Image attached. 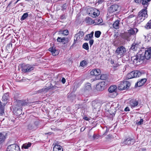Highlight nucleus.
Masks as SVG:
<instances>
[{
    "mask_svg": "<svg viewBox=\"0 0 151 151\" xmlns=\"http://www.w3.org/2000/svg\"><path fill=\"white\" fill-rule=\"evenodd\" d=\"M100 79L102 80H105L107 79V76L106 75L102 74L100 76Z\"/></svg>",
    "mask_w": 151,
    "mask_h": 151,
    "instance_id": "nucleus-41",
    "label": "nucleus"
},
{
    "mask_svg": "<svg viewBox=\"0 0 151 151\" xmlns=\"http://www.w3.org/2000/svg\"><path fill=\"white\" fill-rule=\"evenodd\" d=\"M17 112H19V114H17V115H20V114H21V112H22V110L21 109H18L17 111Z\"/></svg>",
    "mask_w": 151,
    "mask_h": 151,
    "instance_id": "nucleus-57",
    "label": "nucleus"
},
{
    "mask_svg": "<svg viewBox=\"0 0 151 151\" xmlns=\"http://www.w3.org/2000/svg\"><path fill=\"white\" fill-rule=\"evenodd\" d=\"M91 89V84L89 83H86L85 86L84 90L89 91Z\"/></svg>",
    "mask_w": 151,
    "mask_h": 151,
    "instance_id": "nucleus-30",
    "label": "nucleus"
},
{
    "mask_svg": "<svg viewBox=\"0 0 151 151\" xmlns=\"http://www.w3.org/2000/svg\"><path fill=\"white\" fill-rule=\"evenodd\" d=\"M12 1H11L10 2V3H9V4H8V6H7V8H8L10 6V5L12 3Z\"/></svg>",
    "mask_w": 151,
    "mask_h": 151,
    "instance_id": "nucleus-63",
    "label": "nucleus"
},
{
    "mask_svg": "<svg viewBox=\"0 0 151 151\" xmlns=\"http://www.w3.org/2000/svg\"><path fill=\"white\" fill-rule=\"evenodd\" d=\"M139 44L137 43L134 42L132 45L130 47V50L135 51L138 48H139Z\"/></svg>",
    "mask_w": 151,
    "mask_h": 151,
    "instance_id": "nucleus-19",
    "label": "nucleus"
},
{
    "mask_svg": "<svg viewBox=\"0 0 151 151\" xmlns=\"http://www.w3.org/2000/svg\"><path fill=\"white\" fill-rule=\"evenodd\" d=\"M117 88L116 86H111L108 89V91L109 92V97L114 98L117 95Z\"/></svg>",
    "mask_w": 151,
    "mask_h": 151,
    "instance_id": "nucleus-5",
    "label": "nucleus"
},
{
    "mask_svg": "<svg viewBox=\"0 0 151 151\" xmlns=\"http://www.w3.org/2000/svg\"><path fill=\"white\" fill-rule=\"evenodd\" d=\"M129 104L132 108L136 106L138 104V102L136 99H131L129 101Z\"/></svg>",
    "mask_w": 151,
    "mask_h": 151,
    "instance_id": "nucleus-16",
    "label": "nucleus"
},
{
    "mask_svg": "<svg viewBox=\"0 0 151 151\" xmlns=\"http://www.w3.org/2000/svg\"><path fill=\"white\" fill-rule=\"evenodd\" d=\"M20 149L19 146L17 145L13 151H20Z\"/></svg>",
    "mask_w": 151,
    "mask_h": 151,
    "instance_id": "nucleus-50",
    "label": "nucleus"
},
{
    "mask_svg": "<svg viewBox=\"0 0 151 151\" xmlns=\"http://www.w3.org/2000/svg\"><path fill=\"white\" fill-rule=\"evenodd\" d=\"M145 27L147 29H151V19L147 24L145 26Z\"/></svg>",
    "mask_w": 151,
    "mask_h": 151,
    "instance_id": "nucleus-36",
    "label": "nucleus"
},
{
    "mask_svg": "<svg viewBox=\"0 0 151 151\" xmlns=\"http://www.w3.org/2000/svg\"><path fill=\"white\" fill-rule=\"evenodd\" d=\"M17 145L16 144H13L9 145L7 148V151H13Z\"/></svg>",
    "mask_w": 151,
    "mask_h": 151,
    "instance_id": "nucleus-20",
    "label": "nucleus"
},
{
    "mask_svg": "<svg viewBox=\"0 0 151 151\" xmlns=\"http://www.w3.org/2000/svg\"><path fill=\"white\" fill-rule=\"evenodd\" d=\"M12 44L11 42H10L8 44L6 47V49L8 50V49H9L10 47H12Z\"/></svg>",
    "mask_w": 151,
    "mask_h": 151,
    "instance_id": "nucleus-44",
    "label": "nucleus"
},
{
    "mask_svg": "<svg viewBox=\"0 0 151 151\" xmlns=\"http://www.w3.org/2000/svg\"><path fill=\"white\" fill-rule=\"evenodd\" d=\"M121 37L127 41H129L131 39V36L128 32H124L123 33L121 34Z\"/></svg>",
    "mask_w": 151,
    "mask_h": 151,
    "instance_id": "nucleus-14",
    "label": "nucleus"
},
{
    "mask_svg": "<svg viewBox=\"0 0 151 151\" xmlns=\"http://www.w3.org/2000/svg\"><path fill=\"white\" fill-rule=\"evenodd\" d=\"M93 32H92L91 33L87 35L88 36L89 39H91L93 37Z\"/></svg>",
    "mask_w": 151,
    "mask_h": 151,
    "instance_id": "nucleus-42",
    "label": "nucleus"
},
{
    "mask_svg": "<svg viewBox=\"0 0 151 151\" xmlns=\"http://www.w3.org/2000/svg\"><path fill=\"white\" fill-rule=\"evenodd\" d=\"M134 78L139 77L141 75V72L138 70L133 71Z\"/></svg>",
    "mask_w": 151,
    "mask_h": 151,
    "instance_id": "nucleus-29",
    "label": "nucleus"
},
{
    "mask_svg": "<svg viewBox=\"0 0 151 151\" xmlns=\"http://www.w3.org/2000/svg\"><path fill=\"white\" fill-rule=\"evenodd\" d=\"M146 81L147 80L145 78L141 79L140 81H137V82L135 84V87H137L142 86L144 84Z\"/></svg>",
    "mask_w": 151,
    "mask_h": 151,
    "instance_id": "nucleus-15",
    "label": "nucleus"
},
{
    "mask_svg": "<svg viewBox=\"0 0 151 151\" xmlns=\"http://www.w3.org/2000/svg\"><path fill=\"white\" fill-rule=\"evenodd\" d=\"M130 86V83L128 81H123L120 82L118 87L119 90H123L128 89Z\"/></svg>",
    "mask_w": 151,
    "mask_h": 151,
    "instance_id": "nucleus-6",
    "label": "nucleus"
},
{
    "mask_svg": "<svg viewBox=\"0 0 151 151\" xmlns=\"http://www.w3.org/2000/svg\"><path fill=\"white\" fill-rule=\"evenodd\" d=\"M7 136V133H5L4 132H0V145L4 143Z\"/></svg>",
    "mask_w": 151,
    "mask_h": 151,
    "instance_id": "nucleus-12",
    "label": "nucleus"
},
{
    "mask_svg": "<svg viewBox=\"0 0 151 151\" xmlns=\"http://www.w3.org/2000/svg\"><path fill=\"white\" fill-rule=\"evenodd\" d=\"M63 30H61L59 31V32L60 34H63Z\"/></svg>",
    "mask_w": 151,
    "mask_h": 151,
    "instance_id": "nucleus-62",
    "label": "nucleus"
},
{
    "mask_svg": "<svg viewBox=\"0 0 151 151\" xmlns=\"http://www.w3.org/2000/svg\"><path fill=\"white\" fill-rule=\"evenodd\" d=\"M50 88V87H47L45 86L42 89L38 90V91L39 93H46L47 92L48 90Z\"/></svg>",
    "mask_w": 151,
    "mask_h": 151,
    "instance_id": "nucleus-26",
    "label": "nucleus"
},
{
    "mask_svg": "<svg viewBox=\"0 0 151 151\" xmlns=\"http://www.w3.org/2000/svg\"><path fill=\"white\" fill-rule=\"evenodd\" d=\"M94 42V40L93 39L90 40L89 41V44L91 46L93 44Z\"/></svg>",
    "mask_w": 151,
    "mask_h": 151,
    "instance_id": "nucleus-48",
    "label": "nucleus"
},
{
    "mask_svg": "<svg viewBox=\"0 0 151 151\" xmlns=\"http://www.w3.org/2000/svg\"><path fill=\"white\" fill-rule=\"evenodd\" d=\"M140 151H147L145 149L143 148H141L140 149Z\"/></svg>",
    "mask_w": 151,
    "mask_h": 151,
    "instance_id": "nucleus-64",
    "label": "nucleus"
},
{
    "mask_svg": "<svg viewBox=\"0 0 151 151\" xmlns=\"http://www.w3.org/2000/svg\"><path fill=\"white\" fill-rule=\"evenodd\" d=\"M134 78L133 74L132 71L128 74L127 76V78L128 79L132 78Z\"/></svg>",
    "mask_w": 151,
    "mask_h": 151,
    "instance_id": "nucleus-34",
    "label": "nucleus"
},
{
    "mask_svg": "<svg viewBox=\"0 0 151 151\" xmlns=\"http://www.w3.org/2000/svg\"><path fill=\"white\" fill-rule=\"evenodd\" d=\"M76 106H78V108H83V104H76Z\"/></svg>",
    "mask_w": 151,
    "mask_h": 151,
    "instance_id": "nucleus-49",
    "label": "nucleus"
},
{
    "mask_svg": "<svg viewBox=\"0 0 151 151\" xmlns=\"http://www.w3.org/2000/svg\"><path fill=\"white\" fill-rule=\"evenodd\" d=\"M134 17L133 14H130L128 17V18H131Z\"/></svg>",
    "mask_w": 151,
    "mask_h": 151,
    "instance_id": "nucleus-60",
    "label": "nucleus"
},
{
    "mask_svg": "<svg viewBox=\"0 0 151 151\" xmlns=\"http://www.w3.org/2000/svg\"><path fill=\"white\" fill-rule=\"evenodd\" d=\"M139 52H141V55L144 57V60L146 59L148 60L151 58V48H149L145 49H143Z\"/></svg>",
    "mask_w": 151,
    "mask_h": 151,
    "instance_id": "nucleus-4",
    "label": "nucleus"
},
{
    "mask_svg": "<svg viewBox=\"0 0 151 151\" xmlns=\"http://www.w3.org/2000/svg\"><path fill=\"white\" fill-rule=\"evenodd\" d=\"M119 22L120 20L118 19L116 20L113 24V27L115 29H118L119 28Z\"/></svg>",
    "mask_w": 151,
    "mask_h": 151,
    "instance_id": "nucleus-28",
    "label": "nucleus"
},
{
    "mask_svg": "<svg viewBox=\"0 0 151 151\" xmlns=\"http://www.w3.org/2000/svg\"><path fill=\"white\" fill-rule=\"evenodd\" d=\"M136 30L137 31V32L138 31L137 28H134V29H131L128 30V32H127L129 33L131 36L132 35L135 34V31Z\"/></svg>",
    "mask_w": 151,
    "mask_h": 151,
    "instance_id": "nucleus-32",
    "label": "nucleus"
},
{
    "mask_svg": "<svg viewBox=\"0 0 151 151\" xmlns=\"http://www.w3.org/2000/svg\"><path fill=\"white\" fill-rule=\"evenodd\" d=\"M53 45L52 47L50 48L48 50L51 52L53 55L56 56L58 55L59 52L58 50L55 49L56 47L53 44Z\"/></svg>",
    "mask_w": 151,
    "mask_h": 151,
    "instance_id": "nucleus-13",
    "label": "nucleus"
},
{
    "mask_svg": "<svg viewBox=\"0 0 151 151\" xmlns=\"http://www.w3.org/2000/svg\"><path fill=\"white\" fill-rule=\"evenodd\" d=\"M119 11V6L118 5L114 4L111 5L108 7V11L110 13H114Z\"/></svg>",
    "mask_w": 151,
    "mask_h": 151,
    "instance_id": "nucleus-8",
    "label": "nucleus"
},
{
    "mask_svg": "<svg viewBox=\"0 0 151 151\" xmlns=\"http://www.w3.org/2000/svg\"><path fill=\"white\" fill-rule=\"evenodd\" d=\"M17 103L20 106H25L29 105L28 100H27L19 101Z\"/></svg>",
    "mask_w": 151,
    "mask_h": 151,
    "instance_id": "nucleus-18",
    "label": "nucleus"
},
{
    "mask_svg": "<svg viewBox=\"0 0 151 151\" xmlns=\"http://www.w3.org/2000/svg\"><path fill=\"white\" fill-rule=\"evenodd\" d=\"M62 38H61L60 37H58L57 39V41L58 42H62L61 41H62Z\"/></svg>",
    "mask_w": 151,
    "mask_h": 151,
    "instance_id": "nucleus-51",
    "label": "nucleus"
},
{
    "mask_svg": "<svg viewBox=\"0 0 151 151\" xmlns=\"http://www.w3.org/2000/svg\"><path fill=\"white\" fill-rule=\"evenodd\" d=\"M141 53V52L139 51L136 56L133 58L134 64L136 65H139L143 63L144 57L142 56Z\"/></svg>",
    "mask_w": 151,
    "mask_h": 151,
    "instance_id": "nucleus-3",
    "label": "nucleus"
},
{
    "mask_svg": "<svg viewBox=\"0 0 151 151\" xmlns=\"http://www.w3.org/2000/svg\"><path fill=\"white\" fill-rule=\"evenodd\" d=\"M83 47L86 50H88L89 49L88 43L86 42L84 43L83 45Z\"/></svg>",
    "mask_w": 151,
    "mask_h": 151,
    "instance_id": "nucleus-39",
    "label": "nucleus"
},
{
    "mask_svg": "<svg viewBox=\"0 0 151 151\" xmlns=\"http://www.w3.org/2000/svg\"><path fill=\"white\" fill-rule=\"evenodd\" d=\"M151 1V0H142V4L143 5L144 9H147L149 3V2Z\"/></svg>",
    "mask_w": 151,
    "mask_h": 151,
    "instance_id": "nucleus-22",
    "label": "nucleus"
},
{
    "mask_svg": "<svg viewBox=\"0 0 151 151\" xmlns=\"http://www.w3.org/2000/svg\"><path fill=\"white\" fill-rule=\"evenodd\" d=\"M87 64V62L85 60L82 61L80 63V65L82 66L83 67Z\"/></svg>",
    "mask_w": 151,
    "mask_h": 151,
    "instance_id": "nucleus-40",
    "label": "nucleus"
},
{
    "mask_svg": "<svg viewBox=\"0 0 151 151\" xmlns=\"http://www.w3.org/2000/svg\"><path fill=\"white\" fill-rule=\"evenodd\" d=\"M146 9H144L141 10L138 14L137 20L138 21L141 22L144 20L148 17L147 10Z\"/></svg>",
    "mask_w": 151,
    "mask_h": 151,
    "instance_id": "nucleus-2",
    "label": "nucleus"
},
{
    "mask_svg": "<svg viewBox=\"0 0 151 151\" xmlns=\"http://www.w3.org/2000/svg\"><path fill=\"white\" fill-rule=\"evenodd\" d=\"M100 73V70L99 69H93L90 72L91 74V75L97 76L99 75Z\"/></svg>",
    "mask_w": 151,
    "mask_h": 151,
    "instance_id": "nucleus-17",
    "label": "nucleus"
},
{
    "mask_svg": "<svg viewBox=\"0 0 151 151\" xmlns=\"http://www.w3.org/2000/svg\"><path fill=\"white\" fill-rule=\"evenodd\" d=\"M101 34V32L100 31H96L95 33V36L96 38H99L100 37Z\"/></svg>",
    "mask_w": 151,
    "mask_h": 151,
    "instance_id": "nucleus-37",
    "label": "nucleus"
},
{
    "mask_svg": "<svg viewBox=\"0 0 151 151\" xmlns=\"http://www.w3.org/2000/svg\"><path fill=\"white\" fill-rule=\"evenodd\" d=\"M106 85V83L105 81L101 82L96 85V88L98 91H102L104 89Z\"/></svg>",
    "mask_w": 151,
    "mask_h": 151,
    "instance_id": "nucleus-10",
    "label": "nucleus"
},
{
    "mask_svg": "<svg viewBox=\"0 0 151 151\" xmlns=\"http://www.w3.org/2000/svg\"><path fill=\"white\" fill-rule=\"evenodd\" d=\"M84 39L86 41H88L89 39V38L88 37V36L86 35L84 38Z\"/></svg>",
    "mask_w": 151,
    "mask_h": 151,
    "instance_id": "nucleus-54",
    "label": "nucleus"
},
{
    "mask_svg": "<svg viewBox=\"0 0 151 151\" xmlns=\"http://www.w3.org/2000/svg\"><path fill=\"white\" fill-rule=\"evenodd\" d=\"M83 119L86 120H88L89 119L87 116L84 117Z\"/></svg>",
    "mask_w": 151,
    "mask_h": 151,
    "instance_id": "nucleus-61",
    "label": "nucleus"
},
{
    "mask_svg": "<svg viewBox=\"0 0 151 151\" xmlns=\"http://www.w3.org/2000/svg\"><path fill=\"white\" fill-rule=\"evenodd\" d=\"M69 33L68 31V30H63V35H68Z\"/></svg>",
    "mask_w": 151,
    "mask_h": 151,
    "instance_id": "nucleus-46",
    "label": "nucleus"
},
{
    "mask_svg": "<svg viewBox=\"0 0 151 151\" xmlns=\"http://www.w3.org/2000/svg\"><path fill=\"white\" fill-rule=\"evenodd\" d=\"M34 65L29 64H23L22 66V70L24 73H27L33 70Z\"/></svg>",
    "mask_w": 151,
    "mask_h": 151,
    "instance_id": "nucleus-7",
    "label": "nucleus"
},
{
    "mask_svg": "<svg viewBox=\"0 0 151 151\" xmlns=\"http://www.w3.org/2000/svg\"><path fill=\"white\" fill-rule=\"evenodd\" d=\"M65 79L64 78H62L61 80V82L63 84L65 83Z\"/></svg>",
    "mask_w": 151,
    "mask_h": 151,
    "instance_id": "nucleus-55",
    "label": "nucleus"
},
{
    "mask_svg": "<svg viewBox=\"0 0 151 151\" xmlns=\"http://www.w3.org/2000/svg\"><path fill=\"white\" fill-rule=\"evenodd\" d=\"M99 135L97 134H94L93 136V139H97L99 138Z\"/></svg>",
    "mask_w": 151,
    "mask_h": 151,
    "instance_id": "nucleus-43",
    "label": "nucleus"
},
{
    "mask_svg": "<svg viewBox=\"0 0 151 151\" xmlns=\"http://www.w3.org/2000/svg\"><path fill=\"white\" fill-rule=\"evenodd\" d=\"M124 111H129L130 110L129 107H126L124 109Z\"/></svg>",
    "mask_w": 151,
    "mask_h": 151,
    "instance_id": "nucleus-56",
    "label": "nucleus"
},
{
    "mask_svg": "<svg viewBox=\"0 0 151 151\" xmlns=\"http://www.w3.org/2000/svg\"><path fill=\"white\" fill-rule=\"evenodd\" d=\"M63 149L62 146L55 144L53 148V151H63Z\"/></svg>",
    "mask_w": 151,
    "mask_h": 151,
    "instance_id": "nucleus-21",
    "label": "nucleus"
},
{
    "mask_svg": "<svg viewBox=\"0 0 151 151\" xmlns=\"http://www.w3.org/2000/svg\"><path fill=\"white\" fill-rule=\"evenodd\" d=\"M134 1L136 3H140L142 2V0H134Z\"/></svg>",
    "mask_w": 151,
    "mask_h": 151,
    "instance_id": "nucleus-53",
    "label": "nucleus"
},
{
    "mask_svg": "<svg viewBox=\"0 0 151 151\" xmlns=\"http://www.w3.org/2000/svg\"><path fill=\"white\" fill-rule=\"evenodd\" d=\"M67 8V7L66 6V4H64L63 6V9H66Z\"/></svg>",
    "mask_w": 151,
    "mask_h": 151,
    "instance_id": "nucleus-59",
    "label": "nucleus"
},
{
    "mask_svg": "<svg viewBox=\"0 0 151 151\" xmlns=\"http://www.w3.org/2000/svg\"><path fill=\"white\" fill-rule=\"evenodd\" d=\"M28 13L27 12L25 13L22 16L20 19V20L22 21L24 20L28 16Z\"/></svg>",
    "mask_w": 151,
    "mask_h": 151,
    "instance_id": "nucleus-33",
    "label": "nucleus"
},
{
    "mask_svg": "<svg viewBox=\"0 0 151 151\" xmlns=\"http://www.w3.org/2000/svg\"><path fill=\"white\" fill-rule=\"evenodd\" d=\"M4 109H0V116H2L3 114L4 113Z\"/></svg>",
    "mask_w": 151,
    "mask_h": 151,
    "instance_id": "nucleus-45",
    "label": "nucleus"
},
{
    "mask_svg": "<svg viewBox=\"0 0 151 151\" xmlns=\"http://www.w3.org/2000/svg\"><path fill=\"white\" fill-rule=\"evenodd\" d=\"M9 98V93H7L4 94L2 98V102L7 103V101L8 100Z\"/></svg>",
    "mask_w": 151,
    "mask_h": 151,
    "instance_id": "nucleus-23",
    "label": "nucleus"
},
{
    "mask_svg": "<svg viewBox=\"0 0 151 151\" xmlns=\"http://www.w3.org/2000/svg\"><path fill=\"white\" fill-rule=\"evenodd\" d=\"M77 40H78L77 38H75L74 37V42L73 43V44L72 45V46H73L76 43V41H77Z\"/></svg>",
    "mask_w": 151,
    "mask_h": 151,
    "instance_id": "nucleus-52",
    "label": "nucleus"
},
{
    "mask_svg": "<svg viewBox=\"0 0 151 151\" xmlns=\"http://www.w3.org/2000/svg\"><path fill=\"white\" fill-rule=\"evenodd\" d=\"M84 35V33L83 32L81 31H80L77 34H76L75 35L74 37L75 38H78V37L79 39L82 38Z\"/></svg>",
    "mask_w": 151,
    "mask_h": 151,
    "instance_id": "nucleus-25",
    "label": "nucleus"
},
{
    "mask_svg": "<svg viewBox=\"0 0 151 151\" xmlns=\"http://www.w3.org/2000/svg\"><path fill=\"white\" fill-rule=\"evenodd\" d=\"M134 142V139L132 138H129L124 140L122 143L123 145H133Z\"/></svg>",
    "mask_w": 151,
    "mask_h": 151,
    "instance_id": "nucleus-11",
    "label": "nucleus"
},
{
    "mask_svg": "<svg viewBox=\"0 0 151 151\" xmlns=\"http://www.w3.org/2000/svg\"><path fill=\"white\" fill-rule=\"evenodd\" d=\"M27 129L29 130H35L37 128L39 125L38 121L36 120L35 119L32 120H29L28 121Z\"/></svg>",
    "mask_w": 151,
    "mask_h": 151,
    "instance_id": "nucleus-1",
    "label": "nucleus"
},
{
    "mask_svg": "<svg viewBox=\"0 0 151 151\" xmlns=\"http://www.w3.org/2000/svg\"><path fill=\"white\" fill-rule=\"evenodd\" d=\"M99 104L98 102L96 101H93L91 103V104L93 109H96L98 107Z\"/></svg>",
    "mask_w": 151,
    "mask_h": 151,
    "instance_id": "nucleus-27",
    "label": "nucleus"
},
{
    "mask_svg": "<svg viewBox=\"0 0 151 151\" xmlns=\"http://www.w3.org/2000/svg\"><path fill=\"white\" fill-rule=\"evenodd\" d=\"M126 51V49L123 46H121L118 47L116 49L115 53L117 55H123Z\"/></svg>",
    "mask_w": 151,
    "mask_h": 151,
    "instance_id": "nucleus-9",
    "label": "nucleus"
},
{
    "mask_svg": "<svg viewBox=\"0 0 151 151\" xmlns=\"http://www.w3.org/2000/svg\"><path fill=\"white\" fill-rule=\"evenodd\" d=\"M32 144L29 142L24 144L22 145V148H24L25 149H28L31 146Z\"/></svg>",
    "mask_w": 151,
    "mask_h": 151,
    "instance_id": "nucleus-31",
    "label": "nucleus"
},
{
    "mask_svg": "<svg viewBox=\"0 0 151 151\" xmlns=\"http://www.w3.org/2000/svg\"><path fill=\"white\" fill-rule=\"evenodd\" d=\"M92 12V13L91 14H92L93 15L91 16L93 17H96L98 16L100 14L99 11L96 9H93Z\"/></svg>",
    "mask_w": 151,
    "mask_h": 151,
    "instance_id": "nucleus-24",
    "label": "nucleus"
},
{
    "mask_svg": "<svg viewBox=\"0 0 151 151\" xmlns=\"http://www.w3.org/2000/svg\"><path fill=\"white\" fill-rule=\"evenodd\" d=\"M62 42L63 44H65L68 43L69 42V39L68 38H65L63 37L62 38V41H61Z\"/></svg>",
    "mask_w": 151,
    "mask_h": 151,
    "instance_id": "nucleus-35",
    "label": "nucleus"
},
{
    "mask_svg": "<svg viewBox=\"0 0 151 151\" xmlns=\"http://www.w3.org/2000/svg\"><path fill=\"white\" fill-rule=\"evenodd\" d=\"M143 122V119H140L139 121L138 122L137 124L138 125H141L142 124Z\"/></svg>",
    "mask_w": 151,
    "mask_h": 151,
    "instance_id": "nucleus-47",
    "label": "nucleus"
},
{
    "mask_svg": "<svg viewBox=\"0 0 151 151\" xmlns=\"http://www.w3.org/2000/svg\"><path fill=\"white\" fill-rule=\"evenodd\" d=\"M96 23L97 24H99L102 22V20L101 18H97L95 20Z\"/></svg>",
    "mask_w": 151,
    "mask_h": 151,
    "instance_id": "nucleus-38",
    "label": "nucleus"
},
{
    "mask_svg": "<svg viewBox=\"0 0 151 151\" xmlns=\"http://www.w3.org/2000/svg\"><path fill=\"white\" fill-rule=\"evenodd\" d=\"M119 66V64L118 63H116V64H114L113 66L114 68H116L117 67H118Z\"/></svg>",
    "mask_w": 151,
    "mask_h": 151,
    "instance_id": "nucleus-58",
    "label": "nucleus"
}]
</instances>
